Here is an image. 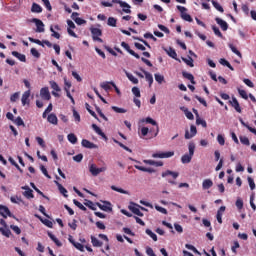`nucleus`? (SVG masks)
I'll return each mask as SVG.
<instances>
[{
	"label": "nucleus",
	"mask_w": 256,
	"mask_h": 256,
	"mask_svg": "<svg viewBox=\"0 0 256 256\" xmlns=\"http://www.w3.org/2000/svg\"><path fill=\"white\" fill-rule=\"evenodd\" d=\"M188 154H184L181 157V163L187 165V163H191L193 156L195 155V144L193 142H189L188 144Z\"/></svg>",
	"instance_id": "obj_1"
},
{
	"label": "nucleus",
	"mask_w": 256,
	"mask_h": 256,
	"mask_svg": "<svg viewBox=\"0 0 256 256\" xmlns=\"http://www.w3.org/2000/svg\"><path fill=\"white\" fill-rule=\"evenodd\" d=\"M105 171H107L106 165L98 168L96 164L91 163V162L89 163V172L91 173V175L93 177H97V175H99L101 173H105Z\"/></svg>",
	"instance_id": "obj_2"
},
{
	"label": "nucleus",
	"mask_w": 256,
	"mask_h": 256,
	"mask_svg": "<svg viewBox=\"0 0 256 256\" xmlns=\"http://www.w3.org/2000/svg\"><path fill=\"white\" fill-rule=\"evenodd\" d=\"M178 11H180V17L183 19V21H188V23H193V18L191 15L185 13L187 11V8L184 6H177Z\"/></svg>",
	"instance_id": "obj_3"
},
{
	"label": "nucleus",
	"mask_w": 256,
	"mask_h": 256,
	"mask_svg": "<svg viewBox=\"0 0 256 256\" xmlns=\"http://www.w3.org/2000/svg\"><path fill=\"white\" fill-rule=\"evenodd\" d=\"M175 155L174 151L169 152H159L152 154L153 159H169V157H173Z\"/></svg>",
	"instance_id": "obj_4"
},
{
	"label": "nucleus",
	"mask_w": 256,
	"mask_h": 256,
	"mask_svg": "<svg viewBox=\"0 0 256 256\" xmlns=\"http://www.w3.org/2000/svg\"><path fill=\"white\" fill-rule=\"evenodd\" d=\"M92 33V39L93 41H98V43H103V39H101V35H103V32L99 28H92L91 29Z\"/></svg>",
	"instance_id": "obj_5"
},
{
	"label": "nucleus",
	"mask_w": 256,
	"mask_h": 256,
	"mask_svg": "<svg viewBox=\"0 0 256 256\" xmlns=\"http://www.w3.org/2000/svg\"><path fill=\"white\" fill-rule=\"evenodd\" d=\"M145 123H149L150 125H154L156 127L154 129L155 133L149 137V139H153V137H157L159 135V124H157V121L153 120L151 117H147L145 119Z\"/></svg>",
	"instance_id": "obj_6"
},
{
	"label": "nucleus",
	"mask_w": 256,
	"mask_h": 256,
	"mask_svg": "<svg viewBox=\"0 0 256 256\" xmlns=\"http://www.w3.org/2000/svg\"><path fill=\"white\" fill-rule=\"evenodd\" d=\"M32 23H35V25L37 27L36 33H45V24L43 23V21H41L40 19H37V18H33Z\"/></svg>",
	"instance_id": "obj_7"
},
{
	"label": "nucleus",
	"mask_w": 256,
	"mask_h": 256,
	"mask_svg": "<svg viewBox=\"0 0 256 256\" xmlns=\"http://www.w3.org/2000/svg\"><path fill=\"white\" fill-rule=\"evenodd\" d=\"M28 40L30 41V43H36V45H40L41 47H45V45H47L48 47H53V44L49 42V40L41 41L32 37H29Z\"/></svg>",
	"instance_id": "obj_8"
},
{
	"label": "nucleus",
	"mask_w": 256,
	"mask_h": 256,
	"mask_svg": "<svg viewBox=\"0 0 256 256\" xmlns=\"http://www.w3.org/2000/svg\"><path fill=\"white\" fill-rule=\"evenodd\" d=\"M49 84H50L51 89H53L52 95H53L54 97H61V96L59 95V93H60V91H61V87H59V84H57V82H55V81H53V80L50 81Z\"/></svg>",
	"instance_id": "obj_9"
},
{
	"label": "nucleus",
	"mask_w": 256,
	"mask_h": 256,
	"mask_svg": "<svg viewBox=\"0 0 256 256\" xmlns=\"http://www.w3.org/2000/svg\"><path fill=\"white\" fill-rule=\"evenodd\" d=\"M40 97L44 101H51V92H49V87H43L40 90Z\"/></svg>",
	"instance_id": "obj_10"
},
{
	"label": "nucleus",
	"mask_w": 256,
	"mask_h": 256,
	"mask_svg": "<svg viewBox=\"0 0 256 256\" xmlns=\"http://www.w3.org/2000/svg\"><path fill=\"white\" fill-rule=\"evenodd\" d=\"M121 47H123V49H125L130 55H132V57H135L136 59H141V56H139L137 52L131 50V47L126 42H121Z\"/></svg>",
	"instance_id": "obj_11"
},
{
	"label": "nucleus",
	"mask_w": 256,
	"mask_h": 256,
	"mask_svg": "<svg viewBox=\"0 0 256 256\" xmlns=\"http://www.w3.org/2000/svg\"><path fill=\"white\" fill-rule=\"evenodd\" d=\"M195 135H197V127H195V125L190 126V133L189 130H185V139H193Z\"/></svg>",
	"instance_id": "obj_12"
},
{
	"label": "nucleus",
	"mask_w": 256,
	"mask_h": 256,
	"mask_svg": "<svg viewBox=\"0 0 256 256\" xmlns=\"http://www.w3.org/2000/svg\"><path fill=\"white\" fill-rule=\"evenodd\" d=\"M0 215L4 217V219H7V217H13V214H11V210L7 206L0 205Z\"/></svg>",
	"instance_id": "obj_13"
},
{
	"label": "nucleus",
	"mask_w": 256,
	"mask_h": 256,
	"mask_svg": "<svg viewBox=\"0 0 256 256\" xmlns=\"http://www.w3.org/2000/svg\"><path fill=\"white\" fill-rule=\"evenodd\" d=\"M104 204L97 203V207L101 209L102 211H113V208L111 207V202L104 201Z\"/></svg>",
	"instance_id": "obj_14"
},
{
	"label": "nucleus",
	"mask_w": 256,
	"mask_h": 256,
	"mask_svg": "<svg viewBox=\"0 0 256 256\" xmlns=\"http://www.w3.org/2000/svg\"><path fill=\"white\" fill-rule=\"evenodd\" d=\"M229 103L235 109V111H237V113H241V106L239 105L237 98L232 97V100H230Z\"/></svg>",
	"instance_id": "obj_15"
},
{
	"label": "nucleus",
	"mask_w": 256,
	"mask_h": 256,
	"mask_svg": "<svg viewBox=\"0 0 256 256\" xmlns=\"http://www.w3.org/2000/svg\"><path fill=\"white\" fill-rule=\"evenodd\" d=\"M215 21L221 27L222 31H227V29H229V24H227V22H225V20H223L219 17H216Z\"/></svg>",
	"instance_id": "obj_16"
},
{
	"label": "nucleus",
	"mask_w": 256,
	"mask_h": 256,
	"mask_svg": "<svg viewBox=\"0 0 256 256\" xmlns=\"http://www.w3.org/2000/svg\"><path fill=\"white\" fill-rule=\"evenodd\" d=\"M92 129L97 133V135H100L102 139H105L107 141V135L104 134L103 130L97 126V124H92Z\"/></svg>",
	"instance_id": "obj_17"
},
{
	"label": "nucleus",
	"mask_w": 256,
	"mask_h": 256,
	"mask_svg": "<svg viewBox=\"0 0 256 256\" xmlns=\"http://www.w3.org/2000/svg\"><path fill=\"white\" fill-rule=\"evenodd\" d=\"M22 189L25 190V192L23 193L24 197H27V199L35 198V195H33V190H31V188H29V186H23Z\"/></svg>",
	"instance_id": "obj_18"
},
{
	"label": "nucleus",
	"mask_w": 256,
	"mask_h": 256,
	"mask_svg": "<svg viewBox=\"0 0 256 256\" xmlns=\"http://www.w3.org/2000/svg\"><path fill=\"white\" fill-rule=\"evenodd\" d=\"M35 217H37V219H39L41 221V223H43V225H45L46 227H49V229H53V222L49 219H43L41 216L39 215H35Z\"/></svg>",
	"instance_id": "obj_19"
},
{
	"label": "nucleus",
	"mask_w": 256,
	"mask_h": 256,
	"mask_svg": "<svg viewBox=\"0 0 256 256\" xmlns=\"http://www.w3.org/2000/svg\"><path fill=\"white\" fill-rule=\"evenodd\" d=\"M149 133L151 134V137H153V135H155V128L150 129L147 127H142L141 128V135L142 137H147V135H149Z\"/></svg>",
	"instance_id": "obj_20"
},
{
	"label": "nucleus",
	"mask_w": 256,
	"mask_h": 256,
	"mask_svg": "<svg viewBox=\"0 0 256 256\" xmlns=\"http://www.w3.org/2000/svg\"><path fill=\"white\" fill-rule=\"evenodd\" d=\"M134 206H129L130 211L134 213V215H137L138 217H143V212L139 209L137 204L133 203Z\"/></svg>",
	"instance_id": "obj_21"
},
{
	"label": "nucleus",
	"mask_w": 256,
	"mask_h": 256,
	"mask_svg": "<svg viewBox=\"0 0 256 256\" xmlns=\"http://www.w3.org/2000/svg\"><path fill=\"white\" fill-rule=\"evenodd\" d=\"M182 77H184V79H187L188 81H190V83H192V85H195V76H193V74L183 71Z\"/></svg>",
	"instance_id": "obj_22"
},
{
	"label": "nucleus",
	"mask_w": 256,
	"mask_h": 256,
	"mask_svg": "<svg viewBox=\"0 0 256 256\" xmlns=\"http://www.w3.org/2000/svg\"><path fill=\"white\" fill-rule=\"evenodd\" d=\"M29 97H31V91L28 90V91L24 92V94L22 95V98H21L23 106L29 104Z\"/></svg>",
	"instance_id": "obj_23"
},
{
	"label": "nucleus",
	"mask_w": 256,
	"mask_h": 256,
	"mask_svg": "<svg viewBox=\"0 0 256 256\" xmlns=\"http://www.w3.org/2000/svg\"><path fill=\"white\" fill-rule=\"evenodd\" d=\"M13 57H16V59H19L22 63H25L27 61V57L24 54H21L17 51H12Z\"/></svg>",
	"instance_id": "obj_24"
},
{
	"label": "nucleus",
	"mask_w": 256,
	"mask_h": 256,
	"mask_svg": "<svg viewBox=\"0 0 256 256\" xmlns=\"http://www.w3.org/2000/svg\"><path fill=\"white\" fill-rule=\"evenodd\" d=\"M47 121H48V123H51L52 125H57V123H59V119H57V115H55L53 113L48 115Z\"/></svg>",
	"instance_id": "obj_25"
},
{
	"label": "nucleus",
	"mask_w": 256,
	"mask_h": 256,
	"mask_svg": "<svg viewBox=\"0 0 256 256\" xmlns=\"http://www.w3.org/2000/svg\"><path fill=\"white\" fill-rule=\"evenodd\" d=\"M173 177L174 179H177L179 177V172H173L171 170H166L165 172H162V177Z\"/></svg>",
	"instance_id": "obj_26"
},
{
	"label": "nucleus",
	"mask_w": 256,
	"mask_h": 256,
	"mask_svg": "<svg viewBox=\"0 0 256 256\" xmlns=\"http://www.w3.org/2000/svg\"><path fill=\"white\" fill-rule=\"evenodd\" d=\"M211 187H213V180L211 179H205L202 182V189L207 190V189H211Z\"/></svg>",
	"instance_id": "obj_27"
},
{
	"label": "nucleus",
	"mask_w": 256,
	"mask_h": 256,
	"mask_svg": "<svg viewBox=\"0 0 256 256\" xmlns=\"http://www.w3.org/2000/svg\"><path fill=\"white\" fill-rule=\"evenodd\" d=\"M141 71H142V73H144L145 79L149 83V87H151V85H153V75L151 73L147 72L146 70L141 69Z\"/></svg>",
	"instance_id": "obj_28"
},
{
	"label": "nucleus",
	"mask_w": 256,
	"mask_h": 256,
	"mask_svg": "<svg viewBox=\"0 0 256 256\" xmlns=\"http://www.w3.org/2000/svg\"><path fill=\"white\" fill-rule=\"evenodd\" d=\"M48 237L55 243L57 247H63V243H61V241H59V239H57L53 233L48 232Z\"/></svg>",
	"instance_id": "obj_29"
},
{
	"label": "nucleus",
	"mask_w": 256,
	"mask_h": 256,
	"mask_svg": "<svg viewBox=\"0 0 256 256\" xmlns=\"http://www.w3.org/2000/svg\"><path fill=\"white\" fill-rule=\"evenodd\" d=\"M31 12L32 13H43V8L41 7V5L34 2L31 7Z\"/></svg>",
	"instance_id": "obj_30"
},
{
	"label": "nucleus",
	"mask_w": 256,
	"mask_h": 256,
	"mask_svg": "<svg viewBox=\"0 0 256 256\" xmlns=\"http://www.w3.org/2000/svg\"><path fill=\"white\" fill-rule=\"evenodd\" d=\"M82 147H85L86 149H95V144L87 139H83Z\"/></svg>",
	"instance_id": "obj_31"
},
{
	"label": "nucleus",
	"mask_w": 256,
	"mask_h": 256,
	"mask_svg": "<svg viewBox=\"0 0 256 256\" xmlns=\"http://www.w3.org/2000/svg\"><path fill=\"white\" fill-rule=\"evenodd\" d=\"M219 63H220V65H223L224 67H228V69H230V71H235V68H233L231 63H229V61H227L225 58H221L219 60Z\"/></svg>",
	"instance_id": "obj_32"
},
{
	"label": "nucleus",
	"mask_w": 256,
	"mask_h": 256,
	"mask_svg": "<svg viewBox=\"0 0 256 256\" xmlns=\"http://www.w3.org/2000/svg\"><path fill=\"white\" fill-rule=\"evenodd\" d=\"M135 169H138V171H143L144 173H155V169L153 168H145L143 166L134 165Z\"/></svg>",
	"instance_id": "obj_33"
},
{
	"label": "nucleus",
	"mask_w": 256,
	"mask_h": 256,
	"mask_svg": "<svg viewBox=\"0 0 256 256\" xmlns=\"http://www.w3.org/2000/svg\"><path fill=\"white\" fill-rule=\"evenodd\" d=\"M90 239L93 247H103V242L99 241L97 237L91 236Z\"/></svg>",
	"instance_id": "obj_34"
},
{
	"label": "nucleus",
	"mask_w": 256,
	"mask_h": 256,
	"mask_svg": "<svg viewBox=\"0 0 256 256\" xmlns=\"http://www.w3.org/2000/svg\"><path fill=\"white\" fill-rule=\"evenodd\" d=\"M211 3L213 5L214 9H216L220 13H224L225 12V10L223 9V6H221V4H219V2H217L215 0H212Z\"/></svg>",
	"instance_id": "obj_35"
},
{
	"label": "nucleus",
	"mask_w": 256,
	"mask_h": 256,
	"mask_svg": "<svg viewBox=\"0 0 256 256\" xmlns=\"http://www.w3.org/2000/svg\"><path fill=\"white\" fill-rule=\"evenodd\" d=\"M112 191H116L117 193H122V195H129V192L127 190H124L123 188H119L115 185L111 186Z\"/></svg>",
	"instance_id": "obj_36"
},
{
	"label": "nucleus",
	"mask_w": 256,
	"mask_h": 256,
	"mask_svg": "<svg viewBox=\"0 0 256 256\" xmlns=\"http://www.w3.org/2000/svg\"><path fill=\"white\" fill-rule=\"evenodd\" d=\"M126 73V77L129 79V81H131L134 85H137V83H139V79H137L135 76H133V74L129 73V72H125Z\"/></svg>",
	"instance_id": "obj_37"
},
{
	"label": "nucleus",
	"mask_w": 256,
	"mask_h": 256,
	"mask_svg": "<svg viewBox=\"0 0 256 256\" xmlns=\"http://www.w3.org/2000/svg\"><path fill=\"white\" fill-rule=\"evenodd\" d=\"M115 82H103L100 86L102 87V89H104V91H111V87H113V84Z\"/></svg>",
	"instance_id": "obj_38"
},
{
	"label": "nucleus",
	"mask_w": 256,
	"mask_h": 256,
	"mask_svg": "<svg viewBox=\"0 0 256 256\" xmlns=\"http://www.w3.org/2000/svg\"><path fill=\"white\" fill-rule=\"evenodd\" d=\"M56 185L58 186V189L60 191V193L64 196V197H68L67 195V189L65 187H63V185H61L59 182L55 181Z\"/></svg>",
	"instance_id": "obj_39"
},
{
	"label": "nucleus",
	"mask_w": 256,
	"mask_h": 256,
	"mask_svg": "<svg viewBox=\"0 0 256 256\" xmlns=\"http://www.w3.org/2000/svg\"><path fill=\"white\" fill-rule=\"evenodd\" d=\"M154 78H155V81H157V83L159 85H162L163 82H165V76H163L161 74H154Z\"/></svg>",
	"instance_id": "obj_40"
},
{
	"label": "nucleus",
	"mask_w": 256,
	"mask_h": 256,
	"mask_svg": "<svg viewBox=\"0 0 256 256\" xmlns=\"http://www.w3.org/2000/svg\"><path fill=\"white\" fill-rule=\"evenodd\" d=\"M67 139L70 143H72V145L77 143V136L74 133L68 134Z\"/></svg>",
	"instance_id": "obj_41"
},
{
	"label": "nucleus",
	"mask_w": 256,
	"mask_h": 256,
	"mask_svg": "<svg viewBox=\"0 0 256 256\" xmlns=\"http://www.w3.org/2000/svg\"><path fill=\"white\" fill-rule=\"evenodd\" d=\"M212 30L214 31V35L220 37V39H223V33H221V30H219V27L213 25Z\"/></svg>",
	"instance_id": "obj_42"
},
{
	"label": "nucleus",
	"mask_w": 256,
	"mask_h": 256,
	"mask_svg": "<svg viewBox=\"0 0 256 256\" xmlns=\"http://www.w3.org/2000/svg\"><path fill=\"white\" fill-rule=\"evenodd\" d=\"M13 123H15V125H17L18 127H25V122L23 121L21 116H18L16 119H14Z\"/></svg>",
	"instance_id": "obj_43"
},
{
	"label": "nucleus",
	"mask_w": 256,
	"mask_h": 256,
	"mask_svg": "<svg viewBox=\"0 0 256 256\" xmlns=\"http://www.w3.org/2000/svg\"><path fill=\"white\" fill-rule=\"evenodd\" d=\"M86 109L88 113H90V115L94 117V119H97V121H99V117H97V114L95 113V111L91 110V106L88 103H86Z\"/></svg>",
	"instance_id": "obj_44"
},
{
	"label": "nucleus",
	"mask_w": 256,
	"mask_h": 256,
	"mask_svg": "<svg viewBox=\"0 0 256 256\" xmlns=\"http://www.w3.org/2000/svg\"><path fill=\"white\" fill-rule=\"evenodd\" d=\"M107 25H109V27H117V19L114 17H109Z\"/></svg>",
	"instance_id": "obj_45"
},
{
	"label": "nucleus",
	"mask_w": 256,
	"mask_h": 256,
	"mask_svg": "<svg viewBox=\"0 0 256 256\" xmlns=\"http://www.w3.org/2000/svg\"><path fill=\"white\" fill-rule=\"evenodd\" d=\"M182 61L184 63H186V65H188V67H195V64H193V58H191V57H188V59L182 58Z\"/></svg>",
	"instance_id": "obj_46"
},
{
	"label": "nucleus",
	"mask_w": 256,
	"mask_h": 256,
	"mask_svg": "<svg viewBox=\"0 0 256 256\" xmlns=\"http://www.w3.org/2000/svg\"><path fill=\"white\" fill-rule=\"evenodd\" d=\"M0 233L4 235V237H11V230L0 227Z\"/></svg>",
	"instance_id": "obj_47"
},
{
	"label": "nucleus",
	"mask_w": 256,
	"mask_h": 256,
	"mask_svg": "<svg viewBox=\"0 0 256 256\" xmlns=\"http://www.w3.org/2000/svg\"><path fill=\"white\" fill-rule=\"evenodd\" d=\"M240 142L242 143V145H251V142L249 141V138H247V136H240Z\"/></svg>",
	"instance_id": "obj_48"
},
{
	"label": "nucleus",
	"mask_w": 256,
	"mask_h": 256,
	"mask_svg": "<svg viewBox=\"0 0 256 256\" xmlns=\"http://www.w3.org/2000/svg\"><path fill=\"white\" fill-rule=\"evenodd\" d=\"M74 205H76V207H79L81 209V211H87V208L81 204V202H79L77 199L73 200Z\"/></svg>",
	"instance_id": "obj_49"
},
{
	"label": "nucleus",
	"mask_w": 256,
	"mask_h": 256,
	"mask_svg": "<svg viewBox=\"0 0 256 256\" xmlns=\"http://www.w3.org/2000/svg\"><path fill=\"white\" fill-rule=\"evenodd\" d=\"M238 93L240 95V97H242V99H249V96L247 95V91L238 88Z\"/></svg>",
	"instance_id": "obj_50"
},
{
	"label": "nucleus",
	"mask_w": 256,
	"mask_h": 256,
	"mask_svg": "<svg viewBox=\"0 0 256 256\" xmlns=\"http://www.w3.org/2000/svg\"><path fill=\"white\" fill-rule=\"evenodd\" d=\"M168 55H169V57H171L172 59H177V52H176L175 49H173V48H169V50H168Z\"/></svg>",
	"instance_id": "obj_51"
},
{
	"label": "nucleus",
	"mask_w": 256,
	"mask_h": 256,
	"mask_svg": "<svg viewBox=\"0 0 256 256\" xmlns=\"http://www.w3.org/2000/svg\"><path fill=\"white\" fill-rule=\"evenodd\" d=\"M146 234L153 239V241H157V234L153 233L151 229H146Z\"/></svg>",
	"instance_id": "obj_52"
},
{
	"label": "nucleus",
	"mask_w": 256,
	"mask_h": 256,
	"mask_svg": "<svg viewBox=\"0 0 256 256\" xmlns=\"http://www.w3.org/2000/svg\"><path fill=\"white\" fill-rule=\"evenodd\" d=\"M229 47L232 53H235V55H237L238 57H242L241 52L237 50V48L233 44H230Z\"/></svg>",
	"instance_id": "obj_53"
},
{
	"label": "nucleus",
	"mask_w": 256,
	"mask_h": 256,
	"mask_svg": "<svg viewBox=\"0 0 256 256\" xmlns=\"http://www.w3.org/2000/svg\"><path fill=\"white\" fill-rule=\"evenodd\" d=\"M196 125H202V127H207V122L198 116V118H196Z\"/></svg>",
	"instance_id": "obj_54"
},
{
	"label": "nucleus",
	"mask_w": 256,
	"mask_h": 256,
	"mask_svg": "<svg viewBox=\"0 0 256 256\" xmlns=\"http://www.w3.org/2000/svg\"><path fill=\"white\" fill-rule=\"evenodd\" d=\"M40 170L42 171L43 175L47 177V179H51V175H49V172L47 171V168H45V166L41 165Z\"/></svg>",
	"instance_id": "obj_55"
},
{
	"label": "nucleus",
	"mask_w": 256,
	"mask_h": 256,
	"mask_svg": "<svg viewBox=\"0 0 256 256\" xmlns=\"http://www.w3.org/2000/svg\"><path fill=\"white\" fill-rule=\"evenodd\" d=\"M112 3H117L118 5H120V7L129 8V4H127V2H123L122 0H112Z\"/></svg>",
	"instance_id": "obj_56"
},
{
	"label": "nucleus",
	"mask_w": 256,
	"mask_h": 256,
	"mask_svg": "<svg viewBox=\"0 0 256 256\" xmlns=\"http://www.w3.org/2000/svg\"><path fill=\"white\" fill-rule=\"evenodd\" d=\"M112 111H115V113H127V110L124 108H119L117 106H112Z\"/></svg>",
	"instance_id": "obj_57"
},
{
	"label": "nucleus",
	"mask_w": 256,
	"mask_h": 256,
	"mask_svg": "<svg viewBox=\"0 0 256 256\" xmlns=\"http://www.w3.org/2000/svg\"><path fill=\"white\" fill-rule=\"evenodd\" d=\"M30 53L31 55H33V57H36V59H39V57H41V53H39V51H37L35 48H31Z\"/></svg>",
	"instance_id": "obj_58"
},
{
	"label": "nucleus",
	"mask_w": 256,
	"mask_h": 256,
	"mask_svg": "<svg viewBox=\"0 0 256 256\" xmlns=\"http://www.w3.org/2000/svg\"><path fill=\"white\" fill-rule=\"evenodd\" d=\"M132 93L135 97H141V90H139L138 87H133L132 88Z\"/></svg>",
	"instance_id": "obj_59"
},
{
	"label": "nucleus",
	"mask_w": 256,
	"mask_h": 256,
	"mask_svg": "<svg viewBox=\"0 0 256 256\" xmlns=\"http://www.w3.org/2000/svg\"><path fill=\"white\" fill-rule=\"evenodd\" d=\"M248 183H249V187L251 189V191L255 190V180H253V178L248 177Z\"/></svg>",
	"instance_id": "obj_60"
},
{
	"label": "nucleus",
	"mask_w": 256,
	"mask_h": 256,
	"mask_svg": "<svg viewBox=\"0 0 256 256\" xmlns=\"http://www.w3.org/2000/svg\"><path fill=\"white\" fill-rule=\"evenodd\" d=\"M217 141H218L219 145H221V146L225 145V137H223V135L219 134L217 136Z\"/></svg>",
	"instance_id": "obj_61"
},
{
	"label": "nucleus",
	"mask_w": 256,
	"mask_h": 256,
	"mask_svg": "<svg viewBox=\"0 0 256 256\" xmlns=\"http://www.w3.org/2000/svg\"><path fill=\"white\" fill-rule=\"evenodd\" d=\"M237 209L241 210L243 209V200L241 198H238L235 203Z\"/></svg>",
	"instance_id": "obj_62"
},
{
	"label": "nucleus",
	"mask_w": 256,
	"mask_h": 256,
	"mask_svg": "<svg viewBox=\"0 0 256 256\" xmlns=\"http://www.w3.org/2000/svg\"><path fill=\"white\" fill-rule=\"evenodd\" d=\"M17 99H19V92H16V93L12 94L11 97H10V101L12 103H15V101H17Z\"/></svg>",
	"instance_id": "obj_63"
},
{
	"label": "nucleus",
	"mask_w": 256,
	"mask_h": 256,
	"mask_svg": "<svg viewBox=\"0 0 256 256\" xmlns=\"http://www.w3.org/2000/svg\"><path fill=\"white\" fill-rule=\"evenodd\" d=\"M146 254H147L148 256H157V255L155 254V252L153 251V248H151V247H147V248H146Z\"/></svg>",
	"instance_id": "obj_64"
}]
</instances>
